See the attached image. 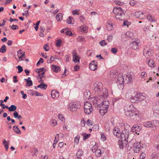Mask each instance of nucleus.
I'll use <instances>...</instances> for the list:
<instances>
[{
    "instance_id": "a19ab883",
    "label": "nucleus",
    "mask_w": 159,
    "mask_h": 159,
    "mask_svg": "<svg viewBox=\"0 0 159 159\" xmlns=\"http://www.w3.org/2000/svg\"><path fill=\"white\" fill-rule=\"evenodd\" d=\"M33 85V82L31 80H29L27 81V82L26 83L25 86L27 87H30Z\"/></svg>"
},
{
    "instance_id": "8fccbe9b",
    "label": "nucleus",
    "mask_w": 159,
    "mask_h": 159,
    "mask_svg": "<svg viewBox=\"0 0 159 159\" xmlns=\"http://www.w3.org/2000/svg\"><path fill=\"white\" fill-rule=\"evenodd\" d=\"M111 51L113 54H116L118 50L116 48H113L111 49Z\"/></svg>"
},
{
    "instance_id": "5701e85b",
    "label": "nucleus",
    "mask_w": 159,
    "mask_h": 159,
    "mask_svg": "<svg viewBox=\"0 0 159 159\" xmlns=\"http://www.w3.org/2000/svg\"><path fill=\"white\" fill-rule=\"evenodd\" d=\"M13 115L15 118H17L19 120L22 119V116L19 115L17 111H15L13 113Z\"/></svg>"
},
{
    "instance_id": "72a5a7b5",
    "label": "nucleus",
    "mask_w": 159,
    "mask_h": 159,
    "mask_svg": "<svg viewBox=\"0 0 159 159\" xmlns=\"http://www.w3.org/2000/svg\"><path fill=\"white\" fill-rule=\"evenodd\" d=\"M154 61L152 59H150L148 61V66L150 67H154Z\"/></svg>"
},
{
    "instance_id": "338daca9",
    "label": "nucleus",
    "mask_w": 159,
    "mask_h": 159,
    "mask_svg": "<svg viewBox=\"0 0 159 159\" xmlns=\"http://www.w3.org/2000/svg\"><path fill=\"white\" fill-rule=\"evenodd\" d=\"M65 33H66V35H69V36H71L72 34V32L70 31H69L68 30L66 31Z\"/></svg>"
},
{
    "instance_id": "a18cd8bd",
    "label": "nucleus",
    "mask_w": 159,
    "mask_h": 159,
    "mask_svg": "<svg viewBox=\"0 0 159 159\" xmlns=\"http://www.w3.org/2000/svg\"><path fill=\"white\" fill-rule=\"evenodd\" d=\"M34 90H32L30 89L28 90L27 91V93L31 95L32 96L34 95Z\"/></svg>"
},
{
    "instance_id": "412c9836",
    "label": "nucleus",
    "mask_w": 159,
    "mask_h": 159,
    "mask_svg": "<svg viewBox=\"0 0 159 159\" xmlns=\"http://www.w3.org/2000/svg\"><path fill=\"white\" fill-rule=\"evenodd\" d=\"M52 70L56 73H57L60 70V68L59 66L54 65H52Z\"/></svg>"
},
{
    "instance_id": "39448f33",
    "label": "nucleus",
    "mask_w": 159,
    "mask_h": 159,
    "mask_svg": "<svg viewBox=\"0 0 159 159\" xmlns=\"http://www.w3.org/2000/svg\"><path fill=\"white\" fill-rule=\"evenodd\" d=\"M143 126L147 128L156 127L159 125V121L157 120L146 121L143 123Z\"/></svg>"
},
{
    "instance_id": "c85d7f7f",
    "label": "nucleus",
    "mask_w": 159,
    "mask_h": 159,
    "mask_svg": "<svg viewBox=\"0 0 159 159\" xmlns=\"http://www.w3.org/2000/svg\"><path fill=\"white\" fill-rule=\"evenodd\" d=\"M83 152L80 150H79L76 153V156L78 159H79L83 155Z\"/></svg>"
},
{
    "instance_id": "9b49d317",
    "label": "nucleus",
    "mask_w": 159,
    "mask_h": 159,
    "mask_svg": "<svg viewBox=\"0 0 159 159\" xmlns=\"http://www.w3.org/2000/svg\"><path fill=\"white\" fill-rule=\"evenodd\" d=\"M139 40H135L132 42L131 43L132 48L134 49H136L139 46Z\"/></svg>"
},
{
    "instance_id": "2eb2a0df",
    "label": "nucleus",
    "mask_w": 159,
    "mask_h": 159,
    "mask_svg": "<svg viewBox=\"0 0 159 159\" xmlns=\"http://www.w3.org/2000/svg\"><path fill=\"white\" fill-rule=\"evenodd\" d=\"M129 117L131 120L135 121L138 117V113L134 111Z\"/></svg>"
},
{
    "instance_id": "6e6552de",
    "label": "nucleus",
    "mask_w": 159,
    "mask_h": 159,
    "mask_svg": "<svg viewBox=\"0 0 159 159\" xmlns=\"http://www.w3.org/2000/svg\"><path fill=\"white\" fill-rule=\"evenodd\" d=\"M80 105L79 102H70L69 104L70 110L72 111H75L80 107Z\"/></svg>"
},
{
    "instance_id": "423d86ee",
    "label": "nucleus",
    "mask_w": 159,
    "mask_h": 159,
    "mask_svg": "<svg viewBox=\"0 0 159 159\" xmlns=\"http://www.w3.org/2000/svg\"><path fill=\"white\" fill-rule=\"evenodd\" d=\"M84 112L87 115L90 114L93 111L92 104L89 102H86L84 105Z\"/></svg>"
},
{
    "instance_id": "2f4dec72",
    "label": "nucleus",
    "mask_w": 159,
    "mask_h": 159,
    "mask_svg": "<svg viewBox=\"0 0 159 159\" xmlns=\"http://www.w3.org/2000/svg\"><path fill=\"white\" fill-rule=\"evenodd\" d=\"M7 50V48L5 44L3 45L0 48V52L2 53H5Z\"/></svg>"
},
{
    "instance_id": "f257e3e1",
    "label": "nucleus",
    "mask_w": 159,
    "mask_h": 159,
    "mask_svg": "<svg viewBox=\"0 0 159 159\" xmlns=\"http://www.w3.org/2000/svg\"><path fill=\"white\" fill-rule=\"evenodd\" d=\"M103 95L100 94L97 97H94L91 98V100L93 104L95 107H97L99 103L101 101V100L106 98L108 95V91L106 88L102 90Z\"/></svg>"
},
{
    "instance_id": "ea45409f",
    "label": "nucleus",
    "mask_w": 159,
    "mask_h": 159,
    "mask_svg": "<svg viewBox=\"0 0 159 159\" xmlns=\"http://www.w3.org/2000/svg\"><path fill=\"white\" fill-rule=\"evenodd\" d=\"M96 155L97 156L99 157L100 156L101 154V151L100 149L96 150V151L95 152Z\"/></svg>"
},
{
    "instance_id": "58836bf2",
    "label": "nucleus",
    "mask_w": 159,
    "mask_h": 159,
    "mask_svg": "<svg viewBox=\"0 0 159 159\" xmlns=\"http://www.w3.org/2000/svg\"><path fill=\"white\" fill-rule=\"evenodd\" d=\"M80 138V136L79 135H77V136L74 139V143L76 144H77L79 142V139Z\"/></svg>"
},
{
    "instance_id": "4c0bfd02",
    "label": "nucleus",
    "mask_w": 159,
    "mask_h": 159,
    "mask_svg": "<svg viewBox=\"0 0 159 159\" xmlns=\"http://www.w3.org/2000/svg\"><path fill=\"white\" fill-rule=\"evenodd\" d=\"M62 43L61 40L60 39L57 40V42L56 44V46L57 47L59 48L61 47V44Z\"/></svg>"
},
{
    "instance_id": "603ef678",
    "label": "nucleus",
    "mask_w": 159,
    "mask_h": 159,
    "mask_svg": "<svg viewBox=\"0 0 159 159\" xmlns=\"http://www.w3.org/2000/svg\"><path fill=\"white\" fill-rule=\"evenodd\" d=\"M10 27L13 30H16L18 29V26L17 25H13L12 26H10Z\"/></svg>"
},
{
    "instance_id": "0eeeda50",
    "label": "nucleus",
    "mask_w": 159,
    "mask_h": 159,
    "mask_svg": "<svg viewBox=\"0 0 159 159\" xmlns=\"http://www.w3.org/2000/svg\"><path fill=\"white\" fill-rule=\"evenodd\" d=\"M143 55L146 58L148 59L152 56L153 54V51L151 49L145 48L143 50Z\"/></svg>"
},
{
    "instance_id": "09e8293b",
    "label": "nucleus",
    "mask_w": 159,
    "mask_h": 159,
    "mask_svg": "<svg viewBox=\"0 0 159 159\" xmlns=\"http://www.w3.org/2000/svg\"><path fill=\"white\" fill-rule=\"evenodd\" d=\"M43 62V59L42 58H40L37 63L36 65L37 66H38L40 63H42Z\"/></svg>"
},
{
    "instance_id": "6e6d98bb",
    "label": "nucleus",
    "mask_w": 159,
    "mask_h": 159,
    "mask_svg": "<svg viewBox=\"0 0 159 159\" xmlns=\"http://www.w3.org/2000/svg\"><path fill=\"white\" fill-rule=\"evenodd\" d=\"M154 113L159 114V108L157 107L154 110Z\"/></svg>"
},
{
    "instance_id": "6ab92c4d",
    "label": "nucleus",
    "mask_w": 159,
    "mask_h": 159,
    "mask_svg": "<svg viewBox=\"0 0 159 159\" xmlns=\"http://www.w3.org/2000/svg\"><path fill=\"white\" fill-rule=\"evenodd\" d=\"M76 53H75V54H74L73 55V61L75 63H76L77 62H79L80 59V57L79 56L76 55Z\"/></svg>"
},
{
    "instance_id": "13d9d810",
    "label": "nucleus",
    "mask_w": 159,
    "mask_h": 159,
    "mask_svg": "<svg viewBox=\"0 0 159 159\" xmlns=\"http://www.w3.org/2000/svg\"><path fill=\"white\" fill-rule=\"evenodd\" d=\"M44 49L46 51H48L49 50V47L48 46L47 44H45L43 46Z\"/></svg>"
},
{
    "instance_id": "f3484780",
    "label": "nucleus",
    "mask_w": 159,
    "mask_h": 159,
    "mask_svg": "<svg viewBox=\"0 0 159 159\" xmlns=\"http://www.w3.org/2000/svg\"><path fill=\"white\" fill-rule=\"evenodd\" d=\"M84 98L89 99L91 95V93L88 90H86L84 92Z\"/></svg>"
},
{
    "instance_id": "c03bdc74",
    "label": "nucleus",
    "mask_w": 159,
    "mask_h": 159,
    "mask_svg": "<svg viewBox=\"0 0 159 159\" xmlns=\"http://www.w3.org/2000/svg\"><path fill=\"white\" fill-rule=\"evenodd\" d=\"M126 35L128 37L131 38L133 36V34L130 31H128L126 33Z\"/></svg>"
},
{
    "instance_id": "c756f323",
    "label": "nucleus",
    "mask_w": 159,
    "mask_h": 159,
    "mask_svg": "<svg viewBox=\"0 0 159 159\" xmlns=\"http://www.w3.org/2000/svg\"><path fill=\"white\" fill-rule=\"evenodd\" d=\"M62 18V14L61 13H58L56 16V19L58 21H60Z\"/></svg>"
},
{
    "instance_id": "4d7b16f0",
    "label": "nucleus",
    "mask_w": 159,
    "mask_h": 159,
    "mask_svg": "<svg viewBox=\"0 0 159 159\" xmlns=\"http://www.w3.org/2000/svg\"><path fill=\"white\" fill-rule=\"evenodd\" d=\"M146 157V154H145L144 152H142L141 153V154L140 157V159H144Z\"/></svg>"
},
{
    "instance_id": "f704fd0d",
    "label": "nucleus",
    "mask_w": 159,
    "mask_h": 159,
    "mask_svg": "<svg viewBox=\"0 0 159 159\" xmlns=\"http://www.w3.org/2000/svg\"><path fill=\"white\" fill-rule=\"evenodd\" d=\"M147 18L148 20L151 22H154L155 21L154 18L152 17L150 15H148L147 16Z\"/></svg>"
},
{
    "instance_id": "680f3d73",
    "label": "nucleus",
    "mask_w": 159,
    "mask_h": 159,
    "mask_svg": "<svg viewBox=\"0 0 159 159\" xmlns=\"http://www.w3.org/2000/svg\"><path fill=\"white\" fill-rule=\"evenodd\" d=\"M79 11V10H78L77 9H76L75 10H73L72 11V13L73 15H75V14L78 15L79 14L78 13V12Z\"/></svg>"
},
{
    "instance_id": "9d476101",
    "label": "nucleus",
    "mask_w": 159,
    "mask_h": 159,
    "mask_svg": "<svg viewBox=\"0 0 159 159\" xmlns=\"http://www.w3.org/2000/svg\"><path fill=\"white\" fill-rule=\"evenodd\" d=\"M120 140H119L118 142L119 147L120 148H122L126 147L128 141L125 140H123L122 139H120Z\"/></svg>"
},
{
    "instance_id": "473e14b6",
    "label": "nucleus",
    "mask_w": 159,
    "mask_h": 159,
    "mask_svg": "<svg viewBox=\"0 0 159 159\" xmlns=\"http://www.w3.org/2000/svg\"><path fill=\"white\" fill-rule=\"evenodd\" d=\"M158 153L156 152H153L151 155V157L152 159H157Z\"/></svg>"
},
{
    "instance_id": "864d4df0",
    "label": "nucleus",
    "mask_w": 159,
    "mask_h": 159,
    "mask_svg": "<svg viewBox=\"0 0 159 159\" xmlns=\"http://www.w3.org/2000/svg\"><path fill=\"white\" fill-rule=\"evenodd\" d=\"M117 75L116 74L115 72H111L110 73V76L112 78H114L116 77Z\"/></svg>"
},
{
    "instance_id": "79ce46f5",
    "label": "nucleus",
    "mask_w": 159,
    "mask_h": 159,
    "mask_svg": "<svg viewBox=\"0 0 159 159\" xmlns=\"http://www.w3.org/2000/svg\"><path fill=\"white\" fill-rule=\"evenodd\" d=\"M19 126L18 125L16 126V129L17 130H15V133L16 134H21V131L20 129L18 128Z\"/></svg>"
},
{
    "instance_id": "a211bd4d",
    "label": "nucleus",
    "mask_w": 159,
    "mask_h": 159,
    "mask_svg": "<svg viewBox=\"0 0 159 159\" xmlns=\"http://www.w3.org/2000/svg\"><path fill=\"white\" fill-rule=\"evenodd\" d=\"M141 129V127L137 125H134L131 129V130L133 132H134L136 131H139Z\"/></svg>"
},
{
    "instance_id": "774afa93",
    "label": "nucleus",
    "mask_w": 159,
    "mask_h": 159,
    "mask_svg": "<svg viewBox=\"0 0 159 159\" xmlns=\"http://www.w3.org/2000/svg\"><path fill=\"white\" fill-rule=\"evenodd\" d=\"M84 39V38L82 37H79L77 39V40L78 41L82 42L83 41Z\"/></svg>"
},
{
    "instance_id": "3c124183",
    "label": "nucleus",
    "mask_w": 159,
    "mask_h": 159,
    "mask_svg": "<svg viewBox=\"0 0 159 159\" xmlns=\"http://www.w3.org/2000/svg\"><path fill=\"white\" fill-rule=\"evenodd\" d=\"M99 44L101 46H104L107 45V43L105 42L104 40H102L99 42Z\"/></svg>"
},
{
    "instance_id": "37998d69",
    "label": "nucleus",
    "mask_w": 159,
    "mask_h": 159,
    "mask_svg": "<svg viewBox=\"0 0 159 159\" xmlns=\"http://www.w3.org/2000/svg\"><path fill=\"white\" fill-rule=\"evenodd\" d=\"M58 118L61 120L62 122H64L65 121V119L64 117L62 115L59 114L58 115Z\"/></svg>"
},
{
    "instance_id": "bb28decb",
    "label": "nucleus",
    "mask_w": 159,
    "mask_h": 159,
    "mask_svg": "<svg viewBox=\"0 0 159 159\" xmlns=\"http://www.w3.org/2000/svg\"><path fill=\"white\" fill-rule=\"evenodd\" d=\"M136 97L139 101V100H143L144 99V97L141 93H137L136 95Z\"/></svg>"
},
{
    "instance_id": "4be33fe9",
    "label": "nucleus",
    "mask_w": 159,
    "mask_h": 159,
    "mask_svg": "<svg viewBox=\"0 0 159 159\" xmlns=\"http://www.w3.org/2000/svg\"><path fill=\"white\" fill-rule=\"evenodd\" d=\"M51 95L53 98H57L59 96V93L57 91L53 90L52 91Z\"/></svg>"
},
{
    "instance_id": "aec40b11",
    "label": "nucleus",
    "mask_w": 159,
    "mask_h": 159,
    "mask_svg": "<svg viewBox=\"0 0 159 159\" xmlns=\"http://www.w3.org/2000/svg\"><path fill=\"white\" fill-rule=\"evenodd\" d=\"M119 131H120V130L118 128H117L116 129L115 128L113 131V132L114 135L118 138L120 136V132H119Z\"/></svg>"
},
{
    "instance_id": "dca6fc26",
    "label": "nucleus",
    "mask_w": 159,
    "mask_h": 159,
    "mask_svg": "<svg viewBox=\"0 0 159 159\" xmlns=\"http://www.w3.org/2000/svg\"><path fill=\"white\" fill-rule=\"evenodd\" d=\"M3 107L4 109L5 108L8 109L10 111H15L16 109V107L13 105H11L9 107H8L7 106H5V107Z\"/></svg>"
},
{
    "instance_id": "f03ea898",
    "label": "nucleus",
    "mask_w": 159,
    "mask_h": 159,
    "mask_svg": "<svg viewBox=\"0 0 159 159\" xmlns=\"http://www.w3.org/2000/svg\"><path fill=\"white\" fill-rule=\"evenodd\" d=\"M105 99L101 100L102 101L101 103L99 104L100 108L99 112L101 115L104 116L108 111L109 103L108 101H105Z\"/></svg>"
},
{
    "instance_id": "052dcab7",
    "label": "nucleus",
    "mask_w": 159,
    "mask_h": 159,
    "mask_svg": "<svg viewBox=\"0 0 159 159\" xmlns=\"http://www.w3.org/2000/svg\"><path fill=\"white\" fill-rule=\"evenodd\" d=\"M101 139L103 141H104L106 139V137L104 134H102L101 135Z\"/></svg>"
},
{
    "instance_id": "69168bd1",
    "label": "nucleus",
    "mask_w": 159,
    "mask_h": 159,
    "mask_svg": "<svg viewBox=\"0 0 159 159\" xmlns=\"http://www.w3.org/2000/svg\"><path fill=\"white\" fill-rule=\"evenodd\" d=\"M96 150H97V146L96 145H94L92 148V151L94 152L96 151Z\"/></svg>"
},
{
    "instance_id": "393cba45",
    "label": "nucleus",
    "mask_w": 159,
    "mask_h": 159,
    "mask_svg": "<svg viewBox=\"0 0 159 159\" xmlns=\"http://www.w3.org/2000/svg\"><path fill=\"white\" fill-rule=\"evenodd\" d=\"M38 88H40L43 89H45L47 87V84H45L43 83H42L40 84L37 86Z\"/></svg>"
},
{
    "instance_id": "e433bc0d",
    "label": "nucleus",
    "mask_w": 159,
    "mask_h": 159,
    "mask_svg": "<svg viewBox=\"0 0 159 159\" xmlns=\"http://www.w3.org/2000/svg\"><path fill=\"white\" fill-rule=\"evenodd\" d=\"M82 135L83 137V140L84 141L86 140L90 136V134H86V133H83L82 134Z\"/></svg>"
},
{
    "instance_id": "49530a36",
    "label": "nucleus",
    "mask_w": 159,
    "mask_h": 159,
    "mask_svg": "<svg viewBox=\"0 0 159 159\" xmlns=\"http://www.w3.org/2000/svg\"><path fill=\"white\" fill-rule=\"evenodd\" d=\"M16 68L18 70V73H21L23 70L22 67L20 66H18Z\"/></svg>"
},
{
    "instance_id": "de8ad7c7",
    "label": "nucleus",
    "mask_w": 159,
    "mask_h": 159,
    "mask_svg": "<svg viewBox=\"0 0 159 159\" xmlns=\"http://www.w3.org/2000/svg\"><path fill=\"white\" fill-rule=\"evenodd\" d=\"M86 124L89 126H92L93 125V123L92 121L89 119H88L86 121Z\"/></svg>"
},
{
    "instance_id": "f8f14e48",
    "label": "nucleus",
    "mask_w": 159,
    "mask_h": 159,
    "mask_svg": "<svg viewBox=\"0 0 159 159\" xmlns=\"http://www.w3.org/2000/svg\"><path fill=\"white\" fill-rule=\"evenodd\" d=\"M133 150L136 153H138L140 149V144L139 143L136 142L133 144Z\"/></svg>"
},
{
    "instance_id": "e2e57ef3",
    "label": "nucleus",
    "mask_w": 159,
    "mask_h": 159,
    "mask_svg": "<svg viewBox=\"0 0 159 159\" xmlns=\"http://www.w3.org/2000/svg\"><path fill=\"white\" fill-rule=\"evenodd\" d=\"M45 72H43V73H41V75L38 76V78L39 79H42V78L45 77Z\"/></svg>"
},
{
    "instance_id": "5fc2aeb1",
    "label": "nucleus",
    "mask_w": 159,
    "mask_h": 159,
    "mask_svg": "<svg viewBox=\"0 0 159 159\" xmlns=\"http://www.w3.org/2000/svg\"><path fill=\"white\" fill-rule=\"evenodd\" d=\"M66 21L68 24H70L71 23V17L69 16L66 19Z\"/></svg>"
},
{
    "instance_id": "4468645a",
    "label": "nucleus",
    "mask_w": 159,
    "mask_h": 159,
    "mask_svg": "<svg viewBox=\"0 0 159 159\" xmlns=\"http://www.w3.org/2000/svg\"><path fill=\"white\" fill-rule=\"evenodd\" d=\"M121 78V80H123L122 81L123 83L124 82H126L127 83H128L132 82V76L130 75H126V76L125 80H124V78Z\"/></svg>"
},
{
    "instance_id": "ddd939ff",
    "label": "nucleus",
    "mask_w": 159,
    "mask_h": 159,
    "mask_svg": "<svg viewBox=\"0 0 159 159\" xmlns=\"http://www.w3.org/2000/svg\"><path fill=\"white\" fill-rule=\"evenodd\" d=\"M131 107V106H129L125 109V114L127 116H129L134 111V110L130 109Z\"/></svg>"
},
{
    "instance_id": "7ed1b4c3",
    "label": "nucleus",
    "mask_w": 159,
    "mask_h": 159,
    "mask_svg": "<svg viewBox=\"0 0 159 159\" xmlns=\"http://www.w3.org/2000/svg\"><path fill=\"white\" fill-rule=\"evenodd\" d=\"M113 12L116 15L115 17L120 20H124L125 14L121 8L120 7H114Z\"/></svg>"
},
{
    "instance_id": "1a4fd4ad",
    "label": "nucleus",
    "mask_w": 159,
    "mask_h": 159,
    "mask_svg": "<svg viewBox=\"0 0 159 159\" xmlns=\"http://www.w3.org/2000/svg\"><path fill=\"white\" fill-rule=\"evenodd\" d=\"M120 136L121 137V139H123V140H126L128 141L129 137L128 130L127 129H125L120 134Z\"/></svg>"
},
{
    "instance_id": "0e129e2a",
    "label": "nucleus",
    "mask_w": 159,
    "mask_h": 159,
    "mask_svg": "<svg viewBox=\"0 0 159 159\" xmlns=\"http://www.w3.org/2000/svg\"><path fill=\"white\" fill-rule=\"evenodd\" d=\"M130 4L132 6H134L136 4V2L134 0H131L129 2Z\"/></svg>"
},
{
    "instance_id": "a878e982",
    "label": "nucleus",
    "mask_w": 159,
    "mask_h": 159,
    "mask_svg": "<svg viewBox=\"0 0 159 159\" xmlns=\"http://www.w3.org/2000/svg\"><path fill=\"white\" fill-rule=\"evenodd\" d=\"M130 101L132 103H137L139 101L138 100V99L136 97V95L134 97L132 96L130 98Z\"/></svg>"
},
{
    "instance_id": "20e7f679",
    "label": "nucleus",
    "mask_w": 159,
    "mask_h": 159,
    "mask_svg": "<svg viewBox=\"0 0 159 159\" xmlns=\"http://www.w3.org/2000/svg\"><path fill=\"white\" fill-rule=\"evenodd\" d=\"M103 85L102 84L98 82H96L93 85V89L95 92V93L98 94V95L100 94L103 95L102 90L104 89H102Z\"/></svg>"
},
{
    "instance_id": "c9c22d12",
    "label": "nucleus",
    "mask_w": 159,
    "mask_h": 159,
    "mask_svg": "<svg viewBox=\"0 0 159 159\" xmlns=\"http://www.w3.org/2000/svg\"><path fill=\"white\" fill-rule=\"evenodd\" d=\"M17 56L18 57H20L21 55H25V52L23 51H22L21 49H20L17 52Z\"/></svg>"
},
{
    "instance_id": "b1692460",
    "label": "nucleus",
    "mask_w": 159,
    "mask_h": 159,
    "mask_svg": "<svg viewBox=\"0 0 159 159\" xmlns=\"http://www.w3.org/2000/svg\"><path fill=\"white\" fill-rule=\"evenodd\" d=\"M143 13H141L140 12H137L135 13L134 16L137 18H140L141 19H143Z\"/></svg>"
},
{
    "instance_id": "7c9ffc66",
    "label": "nucleus",
    "mask_w": 159,
    "mask_h": 159,
    "mask_svg": "<svg viewBox=\"0 0 159 159\" xmlns=\"http://www.w3.org/2000/svg\"><path fill=\"white\" fill-rule=\"evenodd\" d=\"M89 67L91 70L94 71L97 69V66L96 65H93L92 63H90Z\"/></svg>"
},
{
    "instance_id": "bf43d9fd",
    "label": "nucleus",
    "mask_w": 159,
    "mask_h": 159,
    "mask_svg": "<svg viewBox=\"0 0 159 159\" xmlns=\"http://www.w3.org/2000/svg\"><path fill=\"white\" fill-rule=\"evenodd\" d=\"M34 95H35L36 96H43V95H42L41 93H39L38 92L34 91Z\"/></svg>"
},
{
    "instance_id": "cd10ccee",
    "label": "nucleus",
    "mask_w": 159,
    "mask_h": 159,
    "mask_svg": "<svg viewBox=\"0 0 159 159\" xmlns=\"http://www.w3.org/2000/svg\"><path fill=\"white\" fill-rule=\"evenodd\" d=\"M106 27L108 30L109 31L113 29L111 22H109L107 25Z\"/></svg>"
}]
</instances>
